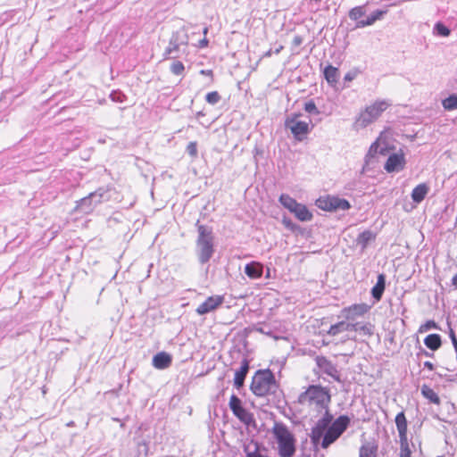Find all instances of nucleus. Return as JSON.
I'll use <instances>...</instances> for the list:
<instances>
[{
  "mask_svg": "<svg viewBox=\"0 0 457 457\" xmlns=\"http://www.w3.org/2000/svg\"><path fill=\"white\" fill-rule=\"evenodd\" d=\"M283 224L286 226V228H289L292 231H294L297 227L290 220H287L286 218L283 219Z\"/></svg>",
  "mask_w": 457,
  "mask_h": 457,
  "instance_id": "obj_45",
  "label": "nucleus"
},
{
  "mask_svg": "<svg viewBox=\"0 0 457 457\" xmlns=\"http://www.w3.org/2000/svg\"><path fill=\"white\" fill-rule=\"evenodd\" d=\"M115 194V189L111 186L100 187L88 195L77 201L75 211L83 214H89L97 205L110 201Z\"/></svg>",
  "mask_w": 457,
  "mask_h": 457,
  "instance_id": "obj_1",
  "label": "nucleus"
},
{
  "mask_svg": "<svg viewBox=\"0 0 457 457\" xmlns=\"http://www.w3.org/2000/svg\"><path fill=\"white\" fill-rule=\"evenodd\" d=\"M207 44H208V40H207V39H205V38L202 39V40L199 42V46H200V47H204V46H207Z\"/></svg>",
  "mask_w": 457,
  "mask_h": 457,
  "instance_id": "obj_51",
  "label": "nucleus"
},
{
  "mask_svg": "<svg viewBox=\"0 0 457 457\" xmlns=\"http://www.w3.org/2000/svg\"><path fill=\"white\" fill-rule=\"evenodd\" d=\"M302 457H311V455H303Z\"/></svg>",
  "mask_w": 457,
  "mask_h": 457,
  "instance_id": "obj_58",
  "label": "nucleus"
},
{
  "mask_svg": "<svg viewBox=\"0 0 457 457\" xmlns=\"http://www.w3.org/2000/svg\"><path fill=\"white\" fill-rule=\"evenodd\" d=\"M322 410H325V413L318 420L316 426L321 428V429H327L332 424L333 416L329 412L328 406L327 408H323Z\"/></svg>",
  "mask_w": 457,
  "mask_h": 457,
  "instance_id": "obj_34",
  "label": "nucleus"
},
{
  "mask_svg": "<svg viewBox=\"0 0 457 457\" xmlns=\"http://www.w3.org/2000/svg\"><path fill=\"white\" fill-rule=\"evenodd\" d=\"M428 187L422 183L415 187L411 192V199L414 203H421L428 193Z\"/></svg>",
  "mask_w": 457,
  "mask_h": 457,
  "instance_id": "obj_25",
  "label": "nucleus"
},
{
  "mask_svg": "<svg viewBox=\"0 0 457 457\" xmlns=\"http://www.w3.org/2000/svg\"><path fill=\"white\" fill-rule=\"evenodd\" d=\"M316 363H317V366L324 373H326L327 375L333 378V379H335L336 381L341 382L340 373L337 370V366L334 363H332V361H330L324 356H318L316 358Z\"/></svg>",
  "mask_w": 457,
  "mask_h": 457,
  "instance_id": "obj_15",
  "label": "nucleus"
},
{
  "mask_svg": "<svg viewBox=\"0 0 457 457\" xmlns=\"http://www.w3.org/2000/svg\"><path fill=\"white\" fill-rule=\"evenodd\" d=\"M434 33L441 37H448L451 34V30L443 22H436L434 26Z\"/></svg>",
  "mask_w": 457,
  "mask_h": 457,
  "instance_id": "obj_36",
  "label": "nucleus"
},
{
  "mask_svg": "<svg viewBox=\"0 0 457 457\" xmlns=\"http://www.w3.org/2000/svg\"><path fill=\"white\" fill-rule=\"evenodd\" d=\"M350 421V418L346 415H340L326 429L321 441V447L328 448L333 444L347 429Z\"/></svg>",
  "mask_w": 457,
  "mask_h": 457,
  "instance_id": "obj_7",
  "label": "nucleus"
},
{
  "mask_svg": "<svg viewBox=\"0 0 457 457\" xmlns=\"http://www.w3.org/2000/svg\"><path fill=\"white\" fill-rule=\"evenodd\" d=\"M282 48H283V46H280L278 48H276V50L274 51V53H275L276 54H279V53H280V51L282 50Z\"/></svg>",
  "mask_w": 457,
  "mask_h": 457,
  "instance_id": "obj_56",
  "label": "nucleus"
},
{
  "mask_svg": "<svg viewBox=\"0 0 457 457\" xmlns=\"http://www.w3.org/2000/svg\"><path fill=\"white\" fill-rule=\"evenodd\" d=\"M223 302L224 297L222 295L209 296L204 303L198 305L195 312L199 315L207 314L216 310L219 306H220L223 303Z\"/></svg>",
  "mask_w": 457,
  "mask_h": 457,
  "instance_id": "obj_14",
  "label": "nucleus"
},
{
  "mask_svg": "<svg viewBox=\"0 0 457 457\" xmlns=\"http://www.w3.org/2000/svg\"><path fill=\"white\" fill-rule=\"evenodd\" d=\"M200 73L208 76H212V71L211 70H202Z\"/></svg>",
  "mask_w": 457,
  "mask_h": 457,
  "instance_id": "obj_50",
  "label": "nucleus"
},
{
  "mask_svg": "<svg viewBox=\"0 0 457 457\" xmlns=\"http://www.w3.org/2000/svg\"><path fill=\"white\" fill-rule=\"evenodd\" d=\"M323 73L325 79L330 86H335L337 83L339 78V71L337 68L328 65L324 69Z\"/></svg>",
  "mask_w": 457,
  "mask_h": 457,
  "instance_id": "obj_26",
  "label": "nucleus"
},
{
  "mask_svg": "<svg viewBox=\"0 0 457 457\" xmlns=\"http://www.w3.org/2000/svg\"><path fill=\"white\" fill-rule=\"evenodd\" d=\"M187 45V34L183 29L174 31L170 38L169 46L164 50L163 58L175 59L179 57L178 53L179 51L180 46Z\"/></svg>",
  "mask_w": 457,
  "mask_h": 457,
  "instance_id": "obj_8",
  "label": "nucleus"
},
{
  "mask_svg": "<svg viewBox=\"0 0 457 457\" xmlns=\"http://www.w3.org/2000/svg\"><path fill=\"white\" fill-rule=\"evenodd\" d=\"M421 395L427 398L428 400H429L431 403H436V404H439L440 403V398L439 396L437 395V394L431 388L429 387L427 385H423L421 386Z\"/></svg>",
  "mask_w": 457,
  "mask_h": 457,
  "instance_id": "obj_32",
  "label": "nucleus"
},
{
  "mask_svg": "<svg viewBox=\"0 0 457 457\" xmlns=\"http://www.w3.org/2000/svg\"><path fill=\"white\" fill-rule=\"evenodd\" d=\"M254 330L257 331V332H260L262 334H266V335H270V331H266L264 327L260 326V325L255 326L254 327Z\"/></svg>",
  "mask_w": 457,
  "mask_h": 457,
  "instance_id": "obj_47",
  "label": "nucleus"
},
{
  "mask_svg": "<svg viewBox=\"0 0 457 457\" xmlns=\"http://www.w3.org/2000/svg\"><path fill=\"white\" fill-rule=\"evenodd\" d=\"M356 77V73L355 72H353V71H349L347 72L345 77H344V79L345 81H352L355 79Z\"/></svg>",
  "mask_w": 457,
  "mask_h": 457,
  "instance_id": "obj_46",
  "label": "nucleus"
},
{
  "mask_svg": "<svg viewBox=\"0 0 457 457\" xmlns=\"http://www.w3.org/2000/svg\"><path fill=\"white\" fill-rule=\"evenodd\" d=\"M395 421L399 434V441H403V444H405V438H407V420L404 412H399Z\"/></svg>",
  "mask_w": 457,
  "mask_h": 457,
  "instance_id": "obj_22",
  "label": "nucleus"
},
{
  "mask_svg": "<svg viewBox=\"0 0 457 457\" xmlns=\"http://www.w3.org/2000/svg\"><path fill=\"white\" fill-rule=\"evenodd\" d=\"M452 284H453V286L455 287V288H457V273L453 277Z\"/></svg>",
  "mask_w": 457,
  "mask_h": 457,
  "instance_id": "obj_52",
  "label": "nucleus"
},
{
  "mask_svg": "<svg viewBox=\"0 0 457 457\" xmlns=\"http://www.w3.org/2000/svg\"><path fill=\"white\" fill-rule=\"evenodd\" d=\"M450 337H451L452 341L453 340V338H457L455 336V333L453 329H451V331H450Z\"/></svg>",
  "mask_w": 457,
  "mask_h": 457,
  "instance_id": "obj_54",
  "label": "nucleus"
},
{
  "mask_svg": "<svg viewBox=\"0 0 457 457\" xmlns=\"http://www.w3.org/2000/svg\"><path fill=\"white\" fill-rule=\"evenodd\" d=\"M278 201L280 204L284 208L287 209L289 212H291L295 206H297L298 204V202H296L295 199H294L293 197L287 194H282L279 196Z\"/></svg>",
  "mask_w": 457,
  "mask_h": 457,
  "instance_id": "obj_33",
  "label": "nucleus"
},
{
  "mask_svg": "<svg viewBox=\"0 0 457 457\" xmlns=\"http://www.w3.org/2000/svg\"><path fill=\"white\" fill-rule=\"evenodd\" d=\"M374 326L370 322L367 323H350L349 324V331L359 332L360 334L367 337H371L373 335Z\"/></svg>",
  "mask_w": 457,
  "mask_h": 457,
  "instance_id": "obj_24",
  "label": "nucleus"
},
{
  "mask_svg": "<svg viewBox=\"0 0 457 457\" xmlns=\"http://www.w3.org/2000/svg\"><path fill=\"white\" fill-rule=\"evenodd\" d=\"M272 433L278 444L280 457H293L295 453V438L288 428L282 422H276Z\"/></svg>",
  "mask_w": 457,
  "mask_h": 457,
  "instance_id": "obj_4",
  "label": "nucleus"
},
{
  "mask_svg": "<svg viewBox=\"0 0 457 457\" xmlns=\"http://www.w3.org/2000/svg\"><path fill=\"white\" fill-rule=\"evenodd\" d=\"M316 206L328 212L345 211L351 208V204L346 199L330 195L318 198L316 200Z\"/></svg>",
  "mask_w": 457,
  "mask_h": 457,
  "instance_id": "obj_9",
  "label": "nucleus"
},
{
  "mask_svg": "<svg viewBox=\"0 0 457 457\" xmlns=\"http://www.w3.org/2000/svg\"><path fill=\"white\" fill-rule=\"evenodd\" d=\"M290 212L294 213L295 218L300 221H310L313 218L312 213L308 210V208L300 203H298L297 206H295Z\"/></svg>",
  "mask_w": 457,
  "mask_h": 457,
  "instance_id": "obj_23",
  "label": "nucleus"
},
{
  "mask_svg": "<svg viewBox=\"0 0 457 457\" xmlns=\"http://www.w3.org/2000/svg\"><path fill=\"white\" fill-rule=\"evenodd\" d=\"M424 367L428 369L429 370H434V364L428 361H425L424 362Z\"/></svg>",
  "mask_w": 457,
  "mask_h": 457,
  "instance_id": "obj_49",
  "label": "nucleus"
},
{
  "mask_svg": "<svg viewBox=\"0 0 457 457\" xmlns=\"http://www.w3.org/2000/svg\"><path fill=\"white\" fill-rule=\"evenodd\" d=\"M278 387L275 376L269 369L257 370L250 386L253 394L259 397L275 394Z\"/></svg>",
  "mask_w": 457,
  "mask_h": 457,
  "instance_id": "obj_3",
  "label": "nucleus"
},
{
  "mask_svg": "<svg viewBox=\"0 0 457 457\" xmlns=\"http://www.w3.org/2000/svg\"><path fill=\"white\" fill-rule=\"evenodd\" d=\"M386 289V275L380 273L378 275L377 283L371 288L370 294L376 302L381 300L384 291Z\"/></svg>",
  "mask_w": 457,
  "mask_h": 457,
  "instance_id": "obj_19",
  "label": "nucleus"
},
{
  "mask_svg": "<svg viewBox=\"0 0 457 457\" xmlns=\"http://www.w3.org/2000/svg\"><path fill=\"white\" fill-rule=\"evenodd\" d=\"M294 41L295 45H300L302 43V39L300 37H295Z\"/></svg>",
  "mask_w": 457,
  "mask_h": 457,
  "instance_id": "obj_53",
  "label": "nucleus"
},
{
  "mask_svg": "<svg viewBox=\"0 0 457 457\" xmlns=\"http://www.w3.org/2000/svg\"><path fill=\"white\" fill-rule=\"evenodd\" d=\"M452 343H453V347H454V350H456V349H457V338H453V340L452 341Z\"/></svg>",
  "mask_w": 457,
  "mask_h": 457,
  "instance_id": "obj_55",
  "label": "nucleus"
},
{
  "mask_svg": "<svg viewBox=\"0 0 457 457\" xmlns=\"http://www.w3.org/2000/svg\"><path fill=\"white\" fill-rule=\"evenodd\" d=\"M420 355L431 357V356H433V353H430L428 351H426L425 349L420 348V352L418 353V356H420Z\"/></svg>",
  "mask_w": 457,
  "mask_h": 457,
  "instance_id": "obj_48",
  "label": "nucleus"
},
{
  "mask_svg": "<svg viewBox=\"0 0 457 457\" xmlns=\"http://www.w3.org/2000/svg\"><path fill=\"white\" fill-rule=\"evenodd\" d=\"M424 344L431 351H436L442 345L441 337L438 334H430L425 337Z\"/></svg>",
  "mask_w": 457,
  "mask_h": 457,
  "instance_id": "obj_27",
  "label": "nucleus"
},
{
  "mask_svg": "<svg viewBox=\"0 0 457 457\" xmlns=\"http://www.w3.org/2000/svg\"><path fill=\"white\" fill-rule=\"evenodd\" d=\"M326 429H321V428L315 426L312 430V440L313 443H317L320 440V438L324 436Z\"/></svg>",
  "mask_w": 457,
  "mask_h": 457,
  "instance_id": "obj_38",
  "label": "nucleus"
},
{
  "mask_svg": "<svg viewBox=\"0 0 457 457\" xmlns=\"http://www.w3.org/2000/svg\"><path fill=\"white\" fill-rule=\"evenodd\" d=\"M172 361L170 354L166 352H160L153 358V365L156 369L164 370L170 366Z\"/></svg>",
  "mask_w": 457,
  "mask_h": 457,
  "instance_id": "obj_20",
  "label": "nucleus"
},
{
  "mask_svg": "<svg viewBox=\"0 0 457 457\" xmlns=\"http://www.w3.org/2000/svg\"><path fill=\"white\" fill-rule=\"evenodd\" d=\"M386 12V10H376L372 12L365 20L357 21L355 28L361 29L373 25L377 21L381 20Z\"/></svg>",
  "mask_w": 457,
  "mask_h": 457,
  "instance_id": "obj_18",
  "label": "nucleus"
},
{
  "mask_svg": "<svg viewBox=\"0 0 457 457\" xmlns=\"http://www.w3.org/2000/svg\"><path fill=\"white\" fill-rule=\"evenodd\" d=\"M301 115V113H291L285 121L286 128L291 130L297 140H302V137L310 131L309 124L306 121L298 120Z\"/></svg>",
  "mask_w": 457,
  "mask_h": 457,
  "instance_id": "obj_10",
  "label": "nucleus"
},
{
  "mask_svg": "<svg viewBox=\"0 0 457 457\" xmlns=\"http://www.w3.org/2000/svg\"><path fill=\"white\" fill-rule=\"evenodd\" d=\"M249 371V361L247 359H243L241 362V367L239 370H236L235 378H234V386L239 389L244 386L245 379Z\"/></svg>",
  "mask_w": 457,
  "mask_h": 457,
  "instance_id": "obj_17",
  "label": "nucleus"
},
{
  "mask_svg": "<svg viewBox=\"0 0 457 457\" xmlns=\"http://www.w3.org/2000/svg\"><path fill=\"white\" fill-rule=\"evenodd\" d=\"M186 151L192 158L197 157V143L195 141L189 142Z\"/></svg>",
  "mask_w": 457,
  "mask_h": 457,
  "instance_id": "obj_41",
  "label": "nucleus"
},
{
  "mask_svg": "<svg viewBox=\"0 0 457 457\" xmlns=\"http://www.w3.org/2000/svg\"><path fill=\"white\" fill-rule=\"evenodd\" d=\"M228 405L233 414L244 424L249 426L254 422L253 413L243 407L242 401L236 395L230 396Z\"/></svg>",
  "mask_w": 457,
  "mask_h": 457,
  "instance_id": "obj_11",
  "label": "nucleus"
},
{
  "mask_svg": "<svg viewBox=\"0 0 457 457\" xmlns=\"http://www.w3.org/2000/svg\"><path fill=\"white\" fill-rule=\"evenodd\" d=\"M432 328H437L436 323L434 320H428L420 327L419 332L423 333Z\"/></svg>",
  "mask_w": 457,
  "mask_h": 457,
  "instance_id": "obj_44",
  "label": "nucleus"
},
{
  "mask_svg": "<svg viewBox=\"0 0 457 457\" xmlns=\"http://www.w3.org/2000/svg\"><path fill=\"white\" fill-rule=\"evenodd\" d=\"M442 105L446 111L457 110V95L452 94L442 101Z\"/></svg>",
  "mask_w": 457,
  "mask_h": 457,
  "instance_id": "obj_35",
  "label": "nucleus"
},
{
  "mask_svg": "<svg viewBox=\"0 0 457 457\" xmlns=\"http://www.w3.org/2000/svg\"><path fill=\"white\" fill-rule=\"evenodd\" d=\"M405 158L403 153H394L390 154L385 163L384 169L386 172H398L404 169Z\"/></svg>",
  "mask_w": 457,
  "mask_h": 457,
  "instance_id": "obj_13",
  "label": "nucleus"
},
{
  "mask_svg": "<svg viewBox=\"0 0 457 457\" xmlns=\"http://www.w3.org/2000/svg\"><path fill=\"white\" fill-rule=\"evenodd\" d=\"M401 445V454L400 457H411V450L409 448L408 438H405V444L403 441H400Z\"/></svg>",
  "mask_w": 457,
  "mask_h": 457,
  "instance_id": "obj_42",
  "label": "nucleus"
},
{
  "mask_svg": "<svg viewBox=\"0 0 457 457\" xmlns=\"http://www.w3.org/2000/svg\"><path fill=\"white\" fill-rule=\"evenodd\" d=\"M304 110L306 112H308L310 114H316V115L320 114V111L317 108L313 100H310L304 104Z\"/></svg>",
  "mask_w": 457,
  "mask_h": 457,
  "instance_id": "obj_40",
  "label": "nucleus"
},
{
  "mask_svg": "<svg viewBox=\"0 0 457 457\" xmlns=\"http://www.w3.org/2000/svg\"><path fill=\"white\" fill-rule=\"evenodd\" d=\"M375 238V235L370 230H364L360 233L356 238V243L362 249H365L369 243Z\"/></svg>",
  "mask_w": 457,
  "mask_h": 457,
  "instance_id": "obj_29",
  "label": "nucleus"
},
{
  "mask_svg": "<svg viewBox=\"0 0 457 457\" xmlns=\"http://www.w3.org/2000/svg\"><path fill=\"white\" fill-rule=\"evenodd\" d=\"M205 100L208 104H216L220 102V96L219 95V93L217 91L209 92L205 96Z\"/></svg>",
  "mask_w": 457,
  "mask_h": 457,
  "instance_id": "obj_39",
  "label": "nucleus"
},
{
  "mask_svg": "<svg viewBox=\"0 0 457 457\" xmlns=\"http://www.w3.org/2000/svg\"><path fill=\"white\" fill-rule=\"evenodd\" d=\"M367 5L368 3L363 5H359L352 8L348 12L350 20L354 21L356 22L361 21L360 19L363 17L367 12Z\"/></svg>",
  "mask_w": 457,
  "mask_h": 457,
  "instance_id": "obj_28",
  "label": "nucleus"
},
{
  "mask_svg": "<svg viewBox=\"0 0 457 457\" xmlns=\"http://www.w3.org/2000/svg\"><path fill=\"white\" fill-rule=\"evenodd\" d=\"M271 50L268 51L264 55L265 56H270L271 55Z\"/></svg>",
  "mask_w": 457,
  "mask_h": 457,
  "instance_id": "obj_57",
  "label": "nucleus"
},
{
  "mask_svg": "<svg viewBox=\"0 0 457 457\" xmlns=\"http://www.w3.org/2000/svg\"><path fill=\"white\" fill-rule=\"evenodd\" d=\"M110 98L113 102L123 103L126 100V96L120 91H112L110 94Z\"/></svg>",
  "mask_w": 457,
  "mask_h": 457,
  "instance_id": "obj_43",
  "label": "nucleus"
},
{
  "mask_svg": "<svg viewBox=\"0 0 457 457\" xmlns=\"http://www.w3.org/2000/svg\"><path fill=\"white\" fill-rule=\"evenodd\" d=\"M377 154L385 155L386 154V148L381 147L378 142H374L370 146V149L365 156L364 165L362 168L363 170L370 169V165L373 164Z\"/></svg>",
  "mask_w": 457,
  "mask_h": 457,
  "instance_id": "obj_16",
  "label": "nucleus"
},
{
  "mask_svg": "<svg viewBox=\"0 0 457 457\" xmlns=\"http://www.w3.org/2000/svg\"><path fill=\"white\" fill-rule=\"evenodd\" d=\"M170 72L174 75H182L185 71V66L180 61H176L170 65Z\"/></svg>",
  "mask_w": 457,
  "mask_h": 457,
  "instance_id": "obj_37",
  "label": "nucleus"
},
{
  "mask_svg": "<svg viewBox=\"0 0 457 457\" xmlns=\"http://www.w3.org/2000/svg\"><path fill=\"white\" fill-rule=\"evenodd\" d=\"M370 310V306L369 304L361 303L344 308L342 313L347 320H353L364 316Z\"/></svg>",
  "mask_w": 457,
  "mask_h": 457,
  "instance_id": "obj_12",
  "label": "nucleus"
},
{
  "mask_svg": "<svg viewBox=\"0 0 457 457\" xmlns=\"http://www.w3.org/2000/svg\"><path fill=\"white\" fill-rule=\"evenodd\" d=\"M378 446L371 443L362 445L359 450V457H377Z\"/></svg>",
  "mask_w": 457,
  "mask_h": 457,
  "instance_id": "obj_30",
  "label": "nucleus"
},
{
  "mask_svg": "<svg viewBox=\"0 0 457 457\" xmlns=\"http://www.w3.org/2000/svg\"><path fill=\"white\" fill-rule=\"evenodd\" d=\"M390 106L386 100H378L361 111L354 121L356 129H364L375 122Z\"/></svg>",
  "mask_w": 457,
  "mask_h": 457,
  "instance_id": "obj_6",
  "label": "nucleus"
},
{
  "mask_svg": "<svg viewBox=\"0 0 457 457\" xmlns=\"http://www.w3.org/2000/svg\"><path fill=\"white\" fill-rule=\"evenodd\" d=\"M349 324L350 323L346 321H339L336 324H333L328 330V335L335 337L340 333L349 331Z\"/></svg>",
  "mask_w": 457,
  "mask_h": 457,
  "instance_id": "obj_31",
  "label": "nucleus"
},
{
  "mask_svg": "<svg viewBox=\"0 0 457 457\" xmlns=\"http://www.w3.org/2000/svg\"><path fill=\"white\" fill-rule=\"evenodd\" d=\"M245 273L252 279L260 278L263 273V265L258 262H251L245 265Z\"/></svg>",
  "mask_w": 457,
  "mask_h": 457,
  "instance_id": "obj_21",
  "label": "nucleus"
},
{
  "mask_svg": "<svg viewBox=\"0 0 457 457\" xmlns=\"http://www.w3.org/2000/svg\"><path fill=\"white\" fill-rule=\"evenodd\" d=\"M198 237L196 239V254L201 264L207 263L214 253V236L212 229L202 225L199 221L195 224Z\"/></svg>",
  "mask_w": 457,
  "mask_h": 457,
  "instance_id": "obj_2",
  "label": "nucleus"
},
{
  "mask_svg": "<svg viewBox=\"0 0 457 457\" xmlns=\"http://www.w3.org/2000/svg\"><path fill=\"white\" fill-rule=\"evenodd\" d=\"M331 402L329 391L320 385H312L301 393L297 403L300 404H315L318 408H327Z\"/></svg>",
  "mask_w": 457,
  "mask_h": 457,
  "instance_id": "obj_5",
  "label": "nucleus"
}]
</instances>
